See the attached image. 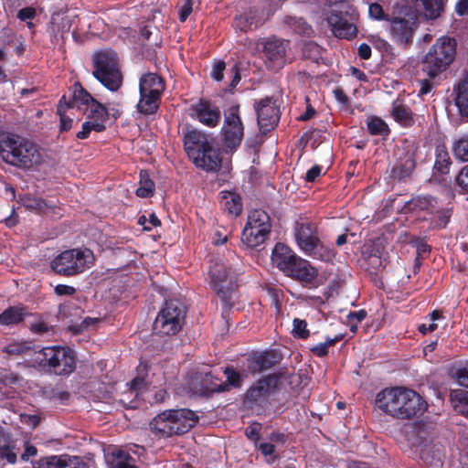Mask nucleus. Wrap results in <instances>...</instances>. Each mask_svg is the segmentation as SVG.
I'll list each match as a JSON object with an SVG mask.
<instances>
[{"instance_id":"f257e3e1","label":"nucleus","mask_w":468,"mask_h":468,"mask_svg":"<svg viewBox=\"0 0 468 468\" xmlns=\"http://www.w3.org/2000/svg\"><path fill=\"white\" fill-rule=\"evenodd\" d=\"M78 109L87 114V121L83 122L82 129L77 133L79 139H86L91 131L102 132L108 119L107 109L97 101L80 85L76 84L67 100L63 96L58 105L57 112L60 116V130L68 131L71 128L72 119L65 115L66 109Z\"/></svg>"},{"instance_id":"f03ea898","label":"nucleus","mask_w":468,"mask_h":468,"mask_svg":"<svg viewBox=\"0 0 468 468\" xmlns=\"http://www.w3.org/2000/svg\"><path fill=\"white\" fill-rule=\"evenodd\" d=\"M384 414L399 420L420 417L428 410L426 400L415 390L405 387L386 388L375 399Z\"/></svg>"},{"instance_id":"7ed1b4c3","label":"nucleus","mask_w":468,"mask_h":468,"mask_svg":"<svg viewBox=\"0 0 468 468\" xmlns=\"http://www.w3.org/2000/svg\"><path fill=\"white\" fill-rule=\"evenodd\" d=\"M407 431L408 446L420 458L427 463L441 461V446L433 441L434 424L432 422L419 421L412 424Z\"/></svg>"},{"instance_id":"20e7f679","label":"nucleus","mask_w":468,"mask_h":468,"mask_svg":"<svg viewBox=\"0 0 468 468\" xmlns=\"http://www.w3.org/2000/svg\"><path fill=\"white\" fill-rule=\"evenodd\" d=\"M457 42L453 37H439L423 56L422 70L431 78H436L448 70L455 60Z\"/></svg>"},{"instance_id":"39448f33","label":"nucleus","mask_w":468,"mask_h":468,"mask_svg":"<svg viewBox=\"0 0 468 468\" xmlns=\"http://www.w3.org/2000/svg\"><path fill=\"white\" fill-rule=\"evenodd\" d=\"M0 155L7 164L29 168L41 163L37 146L24 138L8 136L0 142Z\"/></svg>"},{"instance_id":"423d86ee","label":"nucleus","mask_w":468,"mask_h":468,"mask_svg":"<svg viewBox=\"0 0 468 468\" xmlns=\"http://www.w3.org/2000/svg\"><path fill=\"white\" fill-rule=\"evenodd\" d=\"M197 421L196 413L187 409L165 410L150 422V429L158 437H171L186 432Z\"/></svg>"},{"instance_id":"0eeeda50","label":"nucleus","mask_w":468,"mask_h":468,"mask_svg":"<svg viewBox=\"0 0 468 468\" xmlns=\"http://www.w3.org/2000/svg\"><path fill=\"white\" fill-rule=\"evenodd\" d=\"M93 76L108 90L116 91L122 83L117 53L112 49L97 52L93 58Z\"/></svg>"},{"instance_id":"6e6552de","label":"nucleus","mask_w":468,"mask_h":468,"mask_svg":"<svg viewBox=\"0 0 468 468\" xmlns=\"http://www.w3.org/2000/svg\"><path fill=\"white\" fill-rule=\"evenodd\" d=\"M93 261V253L89 249L69 250L52 261L51 268L58 274L74 275L90 268Z\"/></svg>"},{"instance_id":"1a4fd4ad","label":"nucleus","mask_w":468,"mask_h":468,"mask_svg":"<svg viewBox=\"0 0 468 468\" xmlns=\"http://www.w3.org/2000/svg\"><path fill=\"white\" fill-rule=\"evenodd\" d=\"M36 362L48 367L58 375H67L75 368V357L72 350L60 346L44 347L36 353Z\"/></svg>"},{"instance_id":"9d476101","label":"nucleus","mask_w":468,"mask_h":468,"mask_svg":"<svg viewBox=\"0 0 468 468\" xmlns=\"http://www.w3.org/2000/svg\"><path fill=\"white\" fill-rule=\"evenodd\" d=\"M295 239L299 248L309 256L323 261H329L334 256L333 250L321 244L314 223L305 221L297 223Z\"/></svg>"},{"instance_id":"9b49d317","label":"nucleus","mask_w":468,"mask_h":468,"mask_svg":"<svg viewBox=\"0 0 468 468\" xmlns=\"http://www.w3.org/2000/svg\"><path fill=\"white\" fill-rule=\"evenodd\" d=\"M165 90L163 80L155 73H146L140 78V100L137 109L141 113H154L159 105L160 97Z\"/></svg>"},{"instance_id":"f8f14e48","label":"nucleus","mask_w":468,"mask_h":468,"mask_svg":"<svg viewBox=\"0 0 468 468\" xmlns=\"http://www.w3.org/2000/svg\"><path fill=\"white\" fill-rule=\"evenodd\" d=\"M185 316L186 307L182 303L167 301L155 318L154 330L159 335H175L180 331Z\"/></svg>"},{"instance_id":"ddd939ff","label":"nucleus","mask_w":468,"mask_h":468,"mask_svg":"<svg viewBox=\"0 0 468 468\" xmlns=\"http://www.w3.org/2000/svg\"><path fill=\"white\" fill-rule=\"evenodd\" d=\"M407 209L419 218L431 220L434 227H444L449 219L448 210L441 209L437 200L431 197H417L407 205Z\"/></svg>"},{"instance_id":"4468645a","label":"nucleus","mask_w":468,"mask_h":468,"mask_svg":"<svg viewBox=\"0 0 468 468\" xmlns=\"http://www.w3.org/2000/svg\"><path fill=\"white\" fill-rule=\"evenodd\" d=\"M270 231L271 222L268 214L262 210H253L248 217L241 240L249 247H258L265 241Z\"/></svg>"},{"instance_id":"2eb2a0df","label":"nucleus","mask_w":468,"mask_h":468,"mask_svg":"<svg viewBox=\"0 0 468 468\" xmlns=\"http://www.w3.org/2000/svg\"><path fill=\"white\" fill-rule=\"evenodd\" d=\"M224 373L228 383L218 380L210 373H196L189 381L190 391L197 396H207L212 392L229 390V388L234 383V370L228 367Z\"/></svg>"},{"instance_id":"dca6fc26","label":"nucleus","mask_w":468,"mask_h":468,"mask_svg":"<svg viewBox=\"0 0 468 468\" xmlns=\"http://www.w3.org/2000/svg\"><path fill=\"white\" fill-rule=\"evenodd\" d=\"M281 385V376L269 375L264 377L250 388L245 400L246 404L251 408L254 406L264 407L269 397L272 395Z\"/></svg>"},{"instance_id":"f3484780","label":"nucleus","mask_w":468,"mask_h":468,"mask_svg":"<svg viewBox=\"0 0 468 468\" xmlns=\"http://www.w3.org/2000/svg\"><path fill=\"white\" fill-rule=\"evenodd\" d=\"M259 129L265 133L272 130L280 119V111L275 100L266 97L254 103Z\"/></svg>"},{"instance_id":"a211bd4d","label":"nucleus","mask_w":468,"mask_h":468,"mask_svg":"<svg viewBox=\"0 0 468 468\" xmlns=\"http://www.w3.org/2000/svg\"><path fill=\"white\" fill-rule=\"evenodd\" d=\"M209 277L213 290L227 303L232 295V282L227 280L225 266L221 263H216L209 271Z\"/></svg>"},{"instance_id":"6ab92c4d","label":"nucleus","mask_w":468,"mask_h":468,"mask_svg":"<svg viewBox=\"0 0 468 468\" xmlns=\"http://www.w3.org/2000/svg\"><path fill=\"white\" fill-rule=\"evenodd\" d=\"M288 42L277 38H270L265 41L263 52L273 69L282 67L286 63V51Z\"/></svg>"},{"instance_id":"aec40b11","label":"nucleus","mask_w":468,"mask_h":468,"mask_svg":"<svg viewBox=\"0 0 468 468\" xmlns=\"http://www.w3.org/2000/svg\"><path fill=\"white\" fill-rule=\"evenodd\" d=\"M190 160L197 167L206 171H217L221 164L219 153L210 143L201 148Z\"/></svg>"},{"instance_id":"412c9836","label":"nucleus","mask_w":468,"mask_h":468,"mask_svg":"<svg viewBox=\"0 0 468 468\" xmlns=\"http://www.w3.org/2000/svg\"><path fill=\"white\" fill-rule=\"evenodd\" d=\"M285 274L302 282L310 284L314 282L318 272L317 270L309 263V261L297 257L296 260H294V262H292V267L289 268V271H287Z\"/></svg>"},{"instance_id":"4be33fe9","label":"nucleus","mask_w":468,"mask_h":468,"mask_svg":"<svg viewBox=\"0 0 468 468\" xmlns=\"http://www.w3.org/2000/svg\"><path fill=\"white\" fill-rule=\"evenodd\" d=\"M297 257L288 246L277 243L271 253V261L279 270L286 273Z\"/></svg>"},{"instance_id":"5701e85b","label":"nucleus","mask_w":468,"mask_h":468,"mask_svg":"<svg viewBox=\"0 0 468 468\" xmlns=\"http://www.w3.org/2000/svg\"><path fill=\"white\" fill-rule=\"evenodd\" d=\"M192 111L195 116L203 124L214 127L218 124L219 119V112L216 108L212 107L207 101H200L197 104L193 105Z\"/></svg>"},{"instance_id":"b1692460","label":"nucleus","mask_w":468,"mask_h":468,"mask_svg":"<svg viewBox=\"0 0 468 468\" xmlns=\"http://www.w3.org/2000/svg\"><path fill=\"white\" fill-rule=\"evenodd\" d=\"M146 387V382L142 378H135L127 384V389L121 395L119 401L128 409L137 407V398Z\"/></svg>"},{"instance_id":"393cba45","label":"nucleus","mask_w":468,"mask_h":468,"mask_svg":"<svg viewBox=\"0 0 468 468\" xmlns=\"http://www.w3.org/2000/svg\"><path fill=\"white\" fill-rule=\"evenodd\" d=\"M328 25L333 34L340 38H351L356 35V27L336 14H332L328 18Z\"/></svg>"},{"instance_id":"a878e982","label":"nucleus","mask_w":468,"mask_h":468,"mask_svg":"<svg viewBox=\"0 0 468 468\" xmlns=\"http://www.w3.org/2000/svg\"><path fill=\"white\" fill-rule=\"evenodd\" d=\"M416 21H409L405 18H395L390 23V32L394 37L401 43L408 42L414 28Z\"/></svg>"},{"instance_id":"bb28decb","label":"nucleus","mask_w":468,"mask_h":468,"mask_svg":"<svg viewBox=\"0 0 468 468\" xmlns=\"http://www.w3.org/2000/svg\"><path fill=\"white\" fill-rule=\"evenodd\" d=\"M208 143L207 136L197 130L188 131L184 137L185 150L189 158L193 157Z\"/></svg>"},{"instance_id":"cd10ccee","label":"nucleus","mask_w":468,"mask_h":468,"mask_svg":"<svg viewBox=\"0 0 468 468\" xmlns=\"http://www.w3.org/2000/svg\"><path fill=\"white\" fill-rule=\"evenodd\" d=\"M415 7L426 19H435L443 12L442 0H412Z\"/></svg>"},{"instance_id":"c85d7f7f","label":"nucleus","mask_w":468,"mask_h":468,"mask_svg":"<svg viewBox=\"0 0 468 468\" xmlns=\"http://www.w3.org/2000/svg\"><path fill=\"white\" fill-rule=\"evenodd\" d=\"M390 113L393 119L403 126H410L413 123L411 112L400 101H395L392 104Z\"/></svg>"},{"instance_id":"c756f323","label":"nucleus","mask_w":468,"mask_h":468,"mask_svg":"<svg viewBox=\"0 0 468 468\" xmlns=\"http://www.w3.org/2000/svg\"><path fill=\"white\" fill-rule=\"evenodd\" d=\"M284 436L282 433H273L271 436V442H261L260 444V450L266 458L268 463L275 461L276 455V445L275 443H283Z\"/></svg>"},{"instance_id":"7c9ffc66","label":"nucleus","mask_w":468,"mask_h":468,"mask_svg":"<svg viewBox=\"0 0 468 468\" xmlns=\"http://www.w3.org/2000/svg\"><path fill=\"white\" fill-rule=\"evenodd\" d=\"M221 133L224 146L232 150L234 148V112L231 110L225 116Z\"/></svg>"},{"instance_id":"2f4dec72","label":"nucleus","mask_w":468,"mask_h":468,"mask_svg":"<svg viewBox=\"0 0 468 468\" xmlns=\"http://www.w3.org/2000/svg\"><path fill=\"white\" fill-rule=\"evenodd\" d=\"M456 91V106L463 115L468 116V78L460 81Z\"/></svg>"},{"instance_id":"473e14b6","label":"nucleus","mask_w":468,"mask_h":468,"mask_svg":"<svg viewBox=\"0 0 468 468\" xmlns=\"http://www.w3.org/2000/svg\"><path fill=\"white\" fill-rule=\"evenodd\" d=\"M454 410L468 418V391L456 389L451 393Z\"/></svg>"},{"instance_id":"72a5a7b5","label":"nucleus","mask_w":468,"mask_h":468,"mask_svg":"<svg viewBox=\"0 0 468 468\" xmlns=\"http://www.w3.org/2000/svg\"><path fill=\"white\" fill-rule=\"evenodd\" d=\"M25 316L22 307H10L0 314V324L13 325L20 323Z\"/></svg>"},{"instance_id":"f704fd0d","label":"nucleus","mask_w":468,"mask_h":468,"mask_svg":"<svg viewBox=\"0 0 468 468\" xmlns=\"http://www.w3.org/2000/svg\"><path fill=\"white\" fill-rule=\"evenodd\" d=\"M442 320H444V317L441 313L439 311H433L424 319L423 323L419 325V331L423 335L433 332L439 326L438 322Z\"/></svg>"},{"instance_id":"c9c22d12","label":"nucleus","mask_w":468,"mask_h":468,"mask_svg":"<svg viewBox=\"0 0 468 468\" xmlns=\"http://www.w3.org/2000/svg\"><path fill=\"white\" fill-rule=\"evenodd\" d=\"M273 356H274L269 352L253 355L250 358V367L252 371H261L271 365L272 361L271 358Z\"/></svg>"},{"instance_id":"e433bc0d","label":"nucleus","mask_w":468,"mask_h":468,"mask_svg":"<svg viewBox=\"0 0 468 468\" xmlns=\"http://www.w3.org/2000/svg\"><path fill=\"white\" fill-rule=\"evenodd\" d=\"M154 192V184L149 178L146 172L141 171L140 173V186L136 190V194L140 197H148Z\"/></svg>"},{"instance_id":"4c0bfd02","label":"nucleus","mask_w":468,"mask_h":468,"mask_svg":"<svg viewBox=\"0 0 468 468\" xmlns=\"http://www.w3.org/2000/svg\"><path fill=\"white\" fill-rule=\"evenodd\" d=\"M65 456L66 454L40 458L37 462L38 468H63Z\"/></svg>"},{"instance_id":"58836bf2","label":"nucleus","mask_w":468,"mask_h":468,"mask_svg":"<svg viewBox=\"0 0 468 468\" xmlns=\"http://www.w3.org/2000/svg\"><path fill=\"white\" fill-rule=\"evenodd\" d=\"M453 154L463 162H468V135L463 136L453 144Z\"/></svg>"},{"instance_id":"ea45409f","label":"nucleus","mask_w":468,"mask_h":468,"mask_svg":"<svg viewBox=\"0 0 468 468\" xmlns=\"http://www.w3.org/2000/svg\"><path fill=\"white\" fill-rule=\"evenodd\" d=\"M22 204L28 209H33L39 212H45L49 207L45 200L30 196H25L22 198Z\"/></svg>"},{"instance_id":"a19ab883","label":"nucleus","mask_w":468,"mask_h":468,"mask_svg":"<svg viewBox=\"0 0 468 468\" xmlns=\"http://www.w3.org/2000/svg\"><path fill=\"white\" fill-rule=\"evenodd\" d=\"M367 128L372 134H388V127L387 123L377 117H371L367 121Z\"/></svg>"},{"instance_id":"79ce46f5","label":"nucleus","mask_w":468,"mask_h":468,"mask_svg":"<svg viewBox=\"0 0 468 468\" xmlns=\"http://www.w3.org/2000/svg\"><path fill=\"white\" fill-rule=\"evenodd\" d=\"M292 335L299 338H307L309 336V330L307 329V323L305 320L295 318L292 322Z\"/></svg>"},{"instance_id":"37998d69","label":"nucleus","mask_w":468,"mask_h":468,"mask_svg":"<svg viewBox=\"0 0 468 468\" xmlns=\"http://www.w3.org/2000/svg\"><path fill=\"white\" fill-rule=\"evenodd\" d=\"M339 338H329L324 343H319L311 348V351L317 356H324L328 353V348L335 345Z\"/></svg>"},{"instance_id":"c03bdc74","label":"nucleus","mask_w":468,"mask_h":468,"mask_svg":"<svg viewBox=\"0 0 468 468\" xmlns=\"http://www.w3.org/2000/svg\"><path fill=\"white\" fill-rule=\"evenodd\" d=\"M367 316V312L365 310H359L354 313H350L347 315V321L348 324L350 326L351 331L356 332V324L357 323L361 322L365 319Z\"/></svg>"},{"instance_id":"a18cd8bd","label":"nucleus","mask_w":468,"mask_h":468,"mask_svg":"<svg viewBox=\"0 0 468 468\" xmlns=\"http://www.w3.org/2000/svg\"><path fill=\"white\" fill-rule=\"evenodd\" d=\"M221 195V207L224 210L232 214L234 209V193L222 191Z\"/></svg>"},{"instance_id":"49530a36","label":"nucleus","mask_w":468,"mask_h":468,"mask_svg":"<svg viewBox=\"0 0 468 468\" xmlns=\"http://www.w3.org/2000/svg\"><path fill=\"white\" fill-rule=\"evenodd\" d=\"M63 468H89V466L80 457L66 454Z\"/></svg>"},{"instance_id":"de8ad7c7","label":"nucleus","mask_w":468,"mask_h":468,"mask_svg":"<svg viewBox=\"0 0 468 468\" xmlns=\"http://www.w3.org/2000/svg\"><path fill=\"white\" fill-rule=\"evenodd\" d=\"M138 224L144 226V229L150 230L152 227L159 226L161 224V221L154 214H150L149 218H146L145 216H141L138 218Z\"/></svg>"},{"instance_id":"09e8293b","label":"nucleus","mask_w":468,"mask_h":468,"mask_svg":"<svg viewBox=\"0 0 468 468\" xmlns=\"http://www.w3.org/2000/svg\"><path fill=\"white\" fill-rule=\"evenodd\" d=\"M449 165V157L448 154L444 151H441L438 153L437 160L435 162V168L439 170L441 173H446Z\"/></svg>"},{"instance_id":"8fccbe9b","label":"nucleus","mask_w":468,"mask_h":468,"mask_svg":"<svg viewBox=\"0 0 468 468\" xmlns=\"http://www.w3.org/2000/svg\"><path fill=\"white\" fill-rule=\"evenodd\" d=\"M28 348L26 343L15 342L6 346L5 351L9 355H19L26 352Z\"/></svg>"},{"instance_id":"3c124183","label":"nucleus","mask_w":468,"mask_h":468,"mask_svg":"<svg viewBox=\"0 0 468 468\" xmlns=\"http://www.w3.org/2000/svg\"><path fill=\"white\" fill-rule=\"evenodd\" d=\"M0 456L5 459L9 463H15L17 459V452L14 447H5L0 449Z\"/></svg>"},{"instance_id":"603ef678","label":"nucleus","mask_w":468,"mask_h":468,"mask_svg":"<svg viewBox=\"0 0 468 468\" xmlns=\"http://www.w3.org/2000/svg\"><path fill=\"white\" fill-rule=\"evenodd\" d=\"M368 15H369L370 18H373L376 20L385 19V17H386L382 6L377 3L371 4L369 5Z\"/></svg>"},{"instance_id":"864d4df0","label":"nucleus","mask_w":468,"mask_h":468,"mask_svg":"<svg viewBox=\"0 0 468 468\" xmlns=\"http://www.w3.org/2000/svg\"><path fill=\"white\" fill-rule=\"evenodd\" d=\"M193 0H185V3L179 9V19L181 22H185L193 10Z\"/></svg>"},{"instance_id":"5fc2aeb1","label":"nucleus","mask_w":468,"mask_h":468,"mask_svg":"<svg viewBox=\"0 0 468 468\" xmlns=\"http://www.w3.org/2000/svg\"><path fill=\"white\" fill-rule=\"evenodd\" d=\"M30 330L38 335L48 334L51 327L44 321H37L30 325Z\"/></svg>"},{"instance_id":"6e6d98bb","label":"nucleus","mask_w":468,"mask_h":468,"mask_svg":"<svg viewBox=\"0 0 468 468\" xmlns=\"http://www.w3.org/2000/svg\"><path fill=\"white\" fill-rule=\"evenodd\" d=\"M226 68V64L224 61H218L214 64L211 71V77L217 80L220 81L223 80V71Z\"/></svg>"},{"instance_id":"4d7b16f0","label":"nucleus","mask_w":468,"mask_h":468,"mask_svg":"<svg viewBox=\"0 0 468 468\" xmlns=\"http://www.w3.org/2000/svg\"><path fill=\"white\" fill-rule=\"evenodd\" d=\"M455 378L459 385L468 388V366L459 369L455 374Z\"/></svg>"},{"instance_id":"13d9d810","label":"nucleus","mask_w":468,"mask_h":468,"mask_svg":"<svg viewBox=\"0 0 468 468\" xmlns=\"http://www.w3.org/2000/svg\"><path fill=\"white\" fill-rule=\"evenodd\" d=\"M100 322L99 318H91V317H86L84 318L80 324H78L75 328L77 332L83 331L86 329H89L90 327H93L97 323Z\"/></svg>"},{"instance_id":"bf43d9fd","label":"nucleus","mask_w":468,"mask_h":468,"mask_svg":"<svg viewBox=\"0 0 468 468\" xmlns=\"http://www.w3.org/2000/svg\"><path fill=\"white\" fill-rule=\"evenodd\" d=\"M20 421L31 428H35L39 423V417L37 415L21 414Z\"/></svg>"},{"instance_id":"052dcab7","label":"nucleus","mask_w":468,"mask_h":468,"mask_svg":"<svg viewBox=\"0 0 468 468\" xmlns=\"http://www.w3.org/2000/svg\"><path fill=\"white\" fill-rule=\"evenodd\" d=\"M456 181L458 185L468 191V166L463 167L457 178Z\"/></svg>"},{"instance_id":"680f3d73","label":"nucleus","mask_w":468,"mask_h":468,"mask_svg":"<svg viewBox=\"0 0 468 468\" xmlns=\"http://www.w3.org/2000/svg\"><path fill=\"white\" fill-rule=\"evenodd\" d=\"M36 16V10L32 7H25L19 10L17 17L22 21H27L34 18Z\"/></svg>"},{"instance_id":"e2e57ef3","label":"nucleus","mask_w":468,"mask_h":468,"mask_svg":"<svg viewBox=\"0 0 468 468\" xmlns=\"http://www.w3.org/2000/svg\"><path fill=\"white\" fill-rule=\"evenodd\" d=\"M24 452L21 455V459L23 461H28L31 457H34L37 453V450L34 445L29 443H25Z\"/></svg>"},{"instance_id":"0e129e2a","label":"nucleus","mask_w":468,"mask_h":468,"mask_svg":"<svg viewBox=\"0 0 468 468\" xmlns=\"http://www.w3.org/2000/svg\"><path fill=\"white\" fill-rule=\"evenodd\" d=\"M76 292L75 288L69 285L58 284L55 287V292L58 295H72Z\"/></svg>"},{"instance_id":"69168bd1","label":"nucleus","mask_w":468,"mask_h":468,"mask_svg":"<svg viewBox=\"0 0 468 468\" xmlns=\"http://www.w3.org/2000/svg\"><path fill=\"white\" fill-rule=\"evenodd\" d=\"M321 170L322 168L319 165H314L307 171L305 179L308 182H314L321 175Z\"/></svg>"},{"instance_id":"338daca9","label":"nucleus","mask_w":468,"mask_h":468,"mask_svg":"<svg viewBox=\"0 0 468 468\" xmlns=\"http://www.w3.org/2000/svg\"><path fill=\"white\" fill-rule=\"evenodd\" d=\"M260 429H261V425L258 424V423H255L253 425H250V427H248L246 429V435L250 438V439H253V440H257L258 439V435H259V431H260Z\"/></svg>"},{"instance_id":"774afa93","label":"nucleus","mask_w":468,"mask_h":468,"mask_svg":"<svg viewBox=\"0 0 468 468\" xmlns=\"http://www.w3.org/2000/svg\"><path fill=\"white\" fill-rule=\"evenodd\" d=\"M456 12L460 16L468 14V0H459L456 4Z\"/></svg>"}]
</instances>
